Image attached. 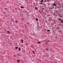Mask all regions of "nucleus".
I'll return each mask as SVG.
<instances>
[{
  "instance_id": "1",
  "label": "nucleus",
  "mask_w": 63,
  "mask_h": 63,
  "mask_svg": "<svg viewBox=\"0 0 63 63\" xmlns=\"http://www.w3.org/2000/svg\"><path fill=\"white\" fill-rule=\"evenodd\" d=\"M43 1H44V0H42L40 1V2L41 3H42V2Z\"/></svg>"
},
{
  "instance_id": "19",
  "label": "nucleus",
  "mask_w": 63,
  "mask_h": 63,
  "mask_svg": "<svg viewBox=\"0 0 63 63\" xmlns=\"http://www.w3.org/2000/svg\"><path fill=\"white\" fill-rule=\"evenodd\" d=\"M60 17H61V18H62V16H60Z\"/></svg>"
},
{
  "instance_id": "13",
  "label": "nucleus",
  "mask_w": 63,
  "mask_h": 63,
  "mask_svg": "<svg viewBox=\"0 0 63 63\" xmlns=\"http://www.w3.org/2000/svg\"><path fill=\"white\" fill-rule=\"evenodd\" d=\"M9 32H9V31H7V33H9Z\"/></svg>"
},
{
  "instance_id": "12",
  "label": "nucleus",
  "mask_w": 63,
  "mask_h": 63,
  "mask_svg": "<svg viewBox=\"0 0 63 63\" xmlns=\"http://www.w3.org/2000/svg\"><path fill=\"white\" fill-rule=\"evenodd\" d=\"M61 19V18H60V19H59V20H60Z\"/></svg>"
},
{
  "instance_id": "14",
  "label": "nucleus",
  "mask_w": 63,
  "mask_h": 63,
  "mask_svg": "<svg viewBox=\"0 0 63 63\" xmlns=\"http://www.w3.org/2000/svg\"><path fill=\"white\" fill-rule=\"evenodd\" d=\"M16 23H17V21H16Z\"/></svg>"
},
{
  "instance_id": "11",
  "label": "nucleus",
  "mask_w": 63,
  "mask_h": 63,
  "mask_svg": "<svg viewBox=\"0 0 63 63\" xmlns=\"http://www.w3.org/2000/svg\"><path fill=\"white\" fill-rule=\"evenodd\" d=\"M17 61H18V63H19V62H20L19 60H17Z\"/></svg>"
},
{
  "instance_id": "17",
  "label": "nucleus",
  "mask_w": 63,
  "mask_h": 63,
  "mask_svg": "<svg viewBox=\"0 0 63 63\" xmlns=\"http://www.w3.org/2000/svg\"><path fill=\"white\" fill-rule=\"evenodd\" d=\"M50 9H52V8H51V7L50 8Z\"/></svg>"
},
{
  "instance_id": "5",
  "label": "nucleus",
  "mask_w": 63,
  "mask_h": 63,
  "mask_svg": "<svg viewBox=\"0 0 63 63\" xmlns=\"http://www.w3.org/2000/svg\"><path fill=\"white\" fill-rule=\"evenodd\" d=\"M36 20L37 21H38V20L37 18H36Z\"/></svg>"
},
{
  "instance_id": "15",
  "label": "nucleus",
  "mask_w": 63,
  "mask_h": 63,
  "mask_svg": "<svg viewBox=\"0 0 63 63\" xmlns=\"http://www.w3.org/2000/svg\"><path fill=\"white\" fill-rule=\"evenodd\" d=\"M40 43V42H38V44H39Z\"/></svg>"
},
{
  "instance_id": "21",
  "label": "nucleus",
  "mask_w": 63,
  "mask_h": 63,
  "mask_svg": "<svg viewBox=\"0 0 63 63\" xmlns=\"http://www.w3.org/2000/svg\"><path fill=\"white\" fill-rule=\"evenodd\" d=\"M32 52H34V51H32Z\"/></svg>"
},
{
  "instance_id": "4",
  "label": "nucleus",
  "mask_w": 63,
  "mask_h": 63,
  "mask_svg": "<svg viewBox=\"0 0 63 63\" xmlns=\"http://www.w3.org/2000/svg\"><path fill=\"white\" fill-rule=\"evenodd\" d=\"M46 50L47 51H48V49H47V48H46Z\"/></svg>"
},
{
  "instance_id": "18",
  "label": "nucleus",
  "mask_w": 63,
  "mask_h": 63,
  "mask_svg": "<svg viewBox=\"0 0 63 63\" xmlns=\"http://www.w3.org/2000/svg\"><path fill=\"white\" fill-rule=\"evenodd\" d=\"M62 23H63V22H62Z\"/></svg>"
},
{
  "instance_id": "2",
  "label": "nucleus",
  "mask_w": 63,
  "mask_h": 63,
  "mask_svg": "<svg viewBox=\"0 0 63 63\" xmlns=\"http://www.w3.org/2000/svg\"><path fill=\"white\" fill-rule=\"evenodd\" d=\"M21 49V48H20V47H19V51H20Z\"/></svg>"
},
{
  "instance_id": "9",
  "label": "nucleus",
  "mask_w": 63,
  "mask_h": 63,
  "mask_svg": "<svg viewBox=\"0 0 63 63\" xmlns=\"http://www.w3.org/2000/svg\"><path fill=\"white\" fill-rule=\"evenodd\" d=\"M20 8H22V9L23 8H24V7H21Z\"/></svg>"
},
{
  "instance_id": "22",
  "label": "nucleus",
  "mask_w": 63,
  "mask_h": 63,
  "mask_svg": "<svg viewBox=\"0 0 63 63\" xmlns=\"http://www.w3.org/2000/svg\"><path fill=\"white\" fill-rule=\"evenodd\" d=\"M14 56H15V55H14Z\"/></svg>"
},
{
  "instance_id": "3",
  "label": "nucleus",
  "mask_w": 63,
  "mask_h": 63,
  "mask_svg": "<svg viewBox=\"0 0 63 63\" xmlns=\"http://www.w3.org/2000/svg\"><path fill=\"white\" fill-rule=\"evenodd\" d=\"M39 5H43V4L42 3H39Z\"/></svg>"
},
{
  "instance_id": "7",
  "label": "nucleus",
  "mask_w": 63,
  "mask_h": 63,
  "mask_svg": "<svg viewBox=\"0 0 63 63\" xmlns=\"http://www.w3.org/2000/svg\"><path fill=\"white\" fill-rule=\"evenodd\" d=\"M47 31H48V32H50V30H47Z\"/></svg>"
},
{
  "instance_id": "8",
  "label": "nucleus",
  "mask_w": 63,
  "mask_h": 63,
  "mask_svg": "<svg viewBox=\"0 0 63 63\" xmlns=\"http://www.w3.org/2000/svg\"><path fill=\"white\" fill-rule=\"evenodd\" d=\"M56 5H56V4H53V6H56Z\"/></svg>"
},
{
  "instance_id": "6",
  "label": "nucleus",
  "mask_w": 63,
  "mask_h": 63,
  "mask_svg": "<svg viewBox=\"0 0 63 63\" xmlns=\"http://www.w3.org/2000/svg\"><path fill=\"white\" fill-rule=\"evenodd\" d=\"M15 48L16 49H17V48H18V47H16Z\"/></svg>"
},
{
  "instance_id": "16",
  "label": "nucleus",
  "mask_w": 63,
  "mask_h": 63,
  "mask_svg": "<svg viewBox=\"0 0 63 63\" xmlns=\"http://www.w3.org/2000/svg\"><path fill=\"white\" fill-rule=\"evenodd\" d=\"M45 1V2H46V0H44Z\"/></svg>"
},
{
  "instance_id": "20",
  "label": "nucleus",
  "mask_w": 63,
  "mask_h": 63,
  "mask_svg": "<svg viewBox=\"0 0 63 63\" xmlns=\"http://www.w3.org/2000/svg\"><path fill=\"white\" fill-rule=\"evenodd\" d=\"M35 9H36V7H35Z\"/></svg>"
},
{
  "instance_id": "10",
  "label": "nucleus",
  "mask_w": 63,
  "mask_h": 63,
  "mask_svg": "<svg viewBox=\"0 0 63 63\" xmlns=\"http://www.w3.org/2000/svg\"><path fill=\"white\" fill-rule=\"evenodd\" d=\"M21 41H22V43H23V40H22Z\"/></svg>"
}]
</instances>
